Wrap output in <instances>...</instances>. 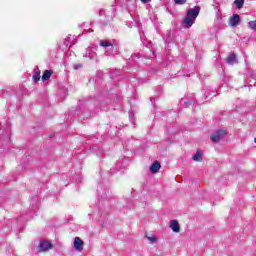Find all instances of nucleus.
Listing matches in <instances>:
<instances>
[{
  "label": "nucleus",
  "instance_id": "27",
  "mask_svg": "<svg viewBox=\"0 0 256 256\" xmlns=\"http://www.w3.org/2000/svg\"><path fill=\"white\" fill-rule=\"evenodd\" d=\"M142 3H149L151 0H141Z\"/></svg>",
  "mask_w": 256,
  "mask_h": 256
},
{
  "label": "nucleus",
  "instance_id": "24",
  "mask_svg": "<svg viewBox=\"0 0 256 256\" xmlns=\"http://www.w3.org/2000/svg\"><path fill=\"white\" fill-rule=\"evenodd\" d=\"M84 31H85V33H93V30L91 28H89V29L85 28Z\"/></svg>",
  "mask_w": 256,
  "mask_h": 256
},
{
  "label": "nucleus",
  "instance_id": "11",
  "mask_svg": "<svg viewBox=\"0 0 256 256\" xmlns=\"http://www.w3.org/2000/svg\"><path fill=\"white\" fill-rule=\"evenodd\" d=\"M170 228L174 233H179V231H181V228L179 227V221L177 220L170 221Z\"/></svg>",
  "mask_w": 256,
  "mask_h": 256
},
{
  "label": "nucleus",
  "instance_id": "7",
  "mask_svg": "<svg viewBox=\"0 0 256 256\" xmlns=\"http://www.w3.org/2000/svg\"><path fill=\"white\" fill-rule=\"evenodd\" d=\"M239 23H241V16H239L238 14H233L229 22L230 27H237Z\"/></svg>",
  "mask_w": 256,
  "mask_h": 256
},
{
  "label": "nucleus",
  "instance_id": "2",
  "mask_svg": "<svg viewBox=\"0 0 256 256\" xmlns=\"http://www.w3.org/2000/svg\"><path fill=\"white\" fill-rule=\"evenodd\" d=\"M199 13H201V7L195 6L194 8H190L186 13V17L182 21V27H184V29H191V27L195 25V21L197 17H199Z\"/></svg>",
  "mask_w": 256,
  "mask_h": 256
},
{
  "label": "nucleus",
  "instance_id": "12",
  "mask_svg": "<svg viewBox=\"0 0 256 256\" xmlns=\"http://www.w3.org/2000/svg\"><path fill=\"white\" fill-rule=\"evenodd\" d=\"M228 65H235V63H239L237 60V55L235 53H231L226 59Z\"/></svg>",
  "mask_w": 256,
  "mask_h": 256
},
{
  "label": "nucleus",
  "instance_id": "13",
  "mask_svg": "<svg viewBox=\"0 0 256 256\" xmlns=\"http://www.w3.org/2000/svg\"><path fill=\"white\" fill-rule=\"evenodd\" d=\"M159 169H161V163L158 161H155L151 166H150V171L151 173H159Z\"/></svg>",
  "mask_w": 256,
  "mask_h": 256
},
{
  "label": "nucleus",
  "instance_id": "30",
  "mask_svg": "<svg viewBox=\"0 0 256 256\" xmlns=\"http://www.w3.org/2000/svg\"><path fill=\"white\" fill-rule=\"evenodd\" d=\"M254 143H256V137L254 138Z\"/></svg>",
  "mask_w": 256,
  "mask_h": 256
},
{
  "label": "nucleus",
  "instance_id": "25",
  "mask_svg": "<svg viewBox=\"0 0 256 256\" xmlns=\"http://www.w3.org/2000/svg\"><path fill=\"white\" fill-rule=\"evenodd\" d=\"M105 25H107V22H100L101 27H105Z\"/></svg>",
  "mask_w": 256,
  "mask_h": 256
},
{
  "label": "nucleus",
  "instance_id": "5",
  "mask_svg": "<svg viewBox=\"0 0 256 256\" xmlns=\"http://www.w3.org/2000/svg\"><path fill=\"white\" fill-rule=\"evenodd\" d=\"M49 249H53V244L45 240L40 241L38 245V251L45 252V251H49Z\"/></svg>",
  "mask_w": 256,
  "mask_h": 256
},
{
  "label": "nucleus",
  "instance_id": "8",
  "mask_svg": "<svg viewBox=\"0 0 256 256\" xmlns=\"http://www.w3.org/2000/svg\"><path fill=\"white\" fill-rule=\"evenodd\" d=\"M83 240H81V238L79 237H75L74 238V249L76 251H83Z\"/></svg>",
  "mask_w": 256,
  "mask_h": 256
},
{
  "label": "nucleus",
  "instance_id": "22",
  "mask_svg": "<svg viewBox=\"0 0 256 256\" xmlns=\"http://www.w3.org/2000/svg\"><path fill=\"white\" fill-rule=\"evenodd\" d=\"M82 67H83V65H81V64H75V65H74L75 71L81 69Z\"/></svg>",
  "mask_w": 256,
  "mask_h": 256
},
{
  "label": "nucleus",
  "instance_id": "16",
  "mask_svg": "<svg viewBox=\"0 0 256 256\" xmlns=\"http://www.w3.org/2000/svg\"><path fill=\"white\" fill-rule=\"evenodd\" d=\"M234 5H236L238 9H243V5H245V0H235Z\"/></svg>",
  "mask_w": 256,
  "mask_h": 256
},
{
  "label": "nucleus",
  "instance_id": "10",
  "mask_svg": "<svg viewBox=\"0 0 256 256\" xmlns=\"http://www.w3.org/2000/svg\"><path fill=\"white\" fill-rule=\"evenodd\" d=\"M77 43V40H75V36H67L64 40L65 47H71L72 45H75Z\"/></svg>",
  "mask_w": 256,
  "mask_h": 256
},
{
  "label": "nucleus",
  "instance_id": "28",
  "mask_svg": "<svg viewBox=\"0 0 256 256\" xmlns=\"http://www.w3.org/2000/svg\"><path fill=\"white\" fill-rule=\"evenodd\" d=\"M251 77H252V79H256V76L253 73H251Z\"/></svg>",
  "mask_w": 256,
  "mask_h": 256
},
{
  "label": "nucleus",
  "instance_id": "29",
  "mask_svg": "<svg viewBox=\"0 0 256 256\" xmlns=\"http://www.w3.org/2000/svg\"><path fill=\"white\" fill-rule=\"evenodd\" d=\"M37 71H39V67L36 66Z\"/></svg>",
  "mask_w": 256,
  "mask_h": 256
},
{
  "label": "nucleus",
  "instance_id": "9",
  "mask_svg": "<svg viewBox=\"0 0 256 256\" xmlns=\"http://www.w3.org/2000/svg\"><path fill=\"white\" fill-rule=\"evenodd\" d=\"M116 3L122 7H125V9H129L130 5H135V0H116Z\"/></svg>",
  "mask_w": 256,
  "mask_h": 256
},
{
  "label": "nucleus",
  "instance_id": "26",
  "mask_svg": "<svg viewBox=\"0 0 256 256\" xmlns=\"http://www.w3.org/2000/svg\"><path fill=\"white\" fill-rule=\"evenodd\" d=\"M99 15H105V10H100Z\"/></svg>",
  "mask_w": 256,
  "mask_h": 256
},
{
  "label": "nucleus",
  "instance_id": "4",
  "mask_svg": "<svg viewBox=\"0 0 256 256\" xmlns=\"http://www.w3.org/2000/svg\"><path fill=\"white\" fill-rule=\"evenodd\" d=\"M225 135H227V130L225 129L216 130L210 135V139L212 143H219V141L225 139Z\"/></svg>",
  "mask_w": 256,
  "mask_h": 256
},
{
  "label": "nucleus",
  "instance_id": "18",
  "mask_svg": "<svg viewBox=\"0 0 256 256\" xmlns=\"http://www.w3.org/2000/svg\"><path fill=\"white\" fill-rule=\"evenodd\" d=\"M205 99H209V95H211L212 97H215V91H212L211 93V90L209 88H207V91L205 92Z\"/></svg>",
  "mask_w": 256,
  "mask_h": 256
},
{
  "label": "nucleus",
  "instance_id": "19",
  "mask_svg": "<svg viewBox=\"0 0 256 256\" xmlns=\"http://www.w3.org/2000/svg\"><path fill=\"white\" fill-rule=\"evenodd\" d=\"M248 25L250 29H253V31H256V21H250Z\"/></svg>",
  "mask_w": 256,
  "mask_h": 256
},
{
  "label": "nucleus",
  "instance_id": "31",
  "mask_svg": "<svg viewBox=\"0 0 256 256\" xmlns=\"http://www.w3.org/2000/svg\"><path fill=\"white\" fill-rule=\"evenodd\" d=\"M82 26L85 27V23H83Z\"/></svg>",
  "mask_w": 256,
  "mask_h": 256
},
{
  "label": "nucleus",
  "instance_id": "6",
  "mask_svg": "<svg viewBox=\"0 0 256 256\" xmlns=\"http://www.w3.org/2000/svg\"><path fill=\"white\" fill-rule=\"evenodd\" d=\"M96 51H97L96 47H89L86 49L84 57H87L88 59H95L97 57Z\"/></svg>",
  "mask_w": 256,
  "mask_h": 256
},
{
  "label": "nucleus",
  "instance_id": "23",
  "mask_svg": "<svg viewBox=\"0 0 256 256\" xmlns=\"http://www.w3.org/2000/svg\"><path fill=\"white\" fill-rule=\"evenodd\" d=\"M148 239L151 243H155V241H157V238L155 237H148Z\"/></svg>",
  "mask_w": 256,
  "mask_h": 256
},
{
  "label": "nucleus",
  "instance_id": "15",
  "mask_svg": "<svg viewBox=\"0 0 256 256\" xmlns=\"http://www.w3.org/2000/svg\"><path fill=\"white\" fill-rule=\"evenodd\" d=\"M193 161H203V152L197 151L192 157Z\"/></svg>",
  "mask_w": 256,
  "mask_h": 256
},
{
  "label": "nucleus",
  "instance_id": "21",
  "mask_svg": "<svg viewBox=\"0 0 256 256\" xmlns=\"http://www.w3.org/2000/svg\"><path fill=\"white\" fill-rule=\"evenodd\" d=\"M101 199L102 200L109 199V191L104 192L103 194H101Z\"/></svg>",
  "mask_w": 256,
  "mask_h": 256
},
{
  "label": "nucleus",
  "instance_id": "20",
  "mask_svg": "<svg viewBox=\"0 0 256 256\" xmlns=\"http://www.w3.org/2000/svg\"><path fill=\"white\" fill-rule=\"evenodd\" d=\"M175 5H185L187 0H174Z\"/></svg>",
  "mask_w": 256,
  "mask_h": 256
},
{
  "label": "nucleus",
  "instance_id": "17",
  "mask_svg": "<svg viewBox=\"0 0 256 256\" xmlns=\"http://www.w3.org/2000/svg\"><path fill=\"white\" fill-rule=\"evenodd\" d=\"M32 77H33L34 83H37V82L40 81V79H41V72L36 71V72L33 74Z\"/></svg>",
  "mask_w": 256,
  "mask_h": 256
},
{
  "label": "nucleus",
  "instance_id": "1",
  "mask_svg": "<svg viewBox=\"0 0 256 256\" xmlns=\"http://www.w3.org/2000/svg\"><path fill=\"white\" fill-rule=\"evenodd\" d=\"M99 46L103 47L106 57H115V55H119L121 49L119 42L113 39L99 40Z\"/></svg>",
  "mask_w": 256,
  "mask_h": 256
},
{
  "label": "nucleus",
  "instance_id": "14",
  "mask_svg": "<svg viewBox=\"0 0 256 256\" xmlns=\"http://www.w3.org/2000/svg\"><path fill=\"white\" fill-rule=\"evenodd\" d=\"M52 75H53V72L51 70H45L42 75V81H49Z\"/></svg>",
  "mask_w": 256,
  "mask_h": 256
},
{
  "label": "nucleus",
  "instance_id": "3",
  "mask_svg": "<svg viewBox=\"0 0 256 256\" xmlns=\"http://www.w3.org/2000/svg\"><path fill=\"white\" fill-rule=\"evenodd\" d=\"M0 135V147L11 143V124H9V121L4 120L0 122Z\"/></svg>",
  "mask_w": 256,
  "mask_h": 256
}]
</instances>
